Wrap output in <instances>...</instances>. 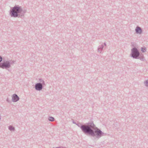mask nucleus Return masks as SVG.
<instances>
[{
  "instance_id": "nucleus-1",
  "label": "nucleus",
  "mask_w": 148,
  "mask_h": 148,
  "mask_svg": "<svg viewBox=\"0 0 148 148\" xmlns=\"http://www.w3.org/2000/svg\"><path fill=\"white\" fill-rule=\"evenodd\" d=\"M76 125L80 128L85 134L93 137H95L97 139L107 134L97 127L92 121L88 122L87 125H82L80 123H79L76 124Z\"/></svg>"
},
{
  "instance_id": "nucleus-2",
  "label": "nucleus",
  "mask_w": 148,
  "mask_h": 148,
  "mask_svg": "<svg viewBox=\"0 0 148 148\" xmlns=\"http://www.w3.org/2000/svg\"><path fill=\"white\" fill-rule=\"evenodd\" d=\"M27 10L23 9L21 6L15 5L10 10V14L11 17L22 18L26 12Z\"/></svg>"
},
{
  "instance_id": "nucleus-3",
  "label": "nucleus",
  "mask_w": 148,
  "mask_h": 148,
  "mask_svg": "<svg viewBox=\"0 0 148 148\" xmlns=\"http://www.w3.org/2000/svg\"><path fill=\"white\" fill-rule=\"evenodd\" d=\"M130 56L133 58L138 59L140 56V53L138 49L135 47L133 48L131 50Z\"/></svg>"
},
{
  "instance_id": "nucleus-4",
  "label": "nucleus",
  "mask_w": 148,
  "mask_h": 148,
  "mask_svg": "<svg viewBox=\"0 0 148 148\" xmlns=\"http://www.w3.org/2000/svg\"><path fill=\"white\" fill-rule=\"evenodd\" d=\"M10 67L11 66L8 61H3L2 63H0V68L2 69H7Z\"/></svg>"
},
{
  "instance_id": "nucleus-5",
  "label": "nucleus",
  "mask_w": 148,
  "mask_h": 148,
  "mask_svg": "<svg viewBox=\"0 0 148 148\" xmlns=\"http://www.w3.org/2000/svg\"><path fill=\"white\" fill-rule=\"evenodd\" d=\"M35 88L36 90L40 91L43 88V86L41 84L38 83L35 84Z\"/></svg>"
},
{
  "instance_id": "nucleus-6",
  "label": "nucleus",
  "mask_w": 148,
  "mask_h": 148,
  "mask_svg": "<svg viewBox=\"0 0 148 148\" xmlns=\"http://www.w3.org/2000/svg\"><path fill=\"white\" fill-rule=\"evenodd\" d=\"M19 98L16 94H14L12 96V101L13 102H16L19 100Z\"/></svg>"
},
{
  "instance_id": "nucleus-7",
  "label": "nucleus",
  "mask_w": 148,
  "mask_h": 148,
  "mask_svg": "<svg viewBox=\"0 0 148 148\" xmlns=\"http://www.w3.org/2000/svg\"><path fill=\"white\" fill-rule=\"evenodd\" d=\"M135 30L136 33L140 34H141L142 32V28L139 26L136 27Z\"/></svg>"
},
{
  "instance_id": "nucleus-8",
  "label": "nucleus",
  "mask_w": 148,
  "mask_h": 148,
  "mask_svg": "<svg viewBox=\"0 0 148 148\" xmlns=\"http://www.w3.org/2000/svg\"><path fill=\"white\" fill-rule=\"evenodd\" d=\"M103 47L104 45H101L99 46L98 47L97 49L98 52H99L100 53H101L103 50Z\"/></svg>"
},
{
  "instance_id": "nucleus-9",
  "label": "nucleus",
  "mask_w": 148,
  "mask_h": 148,
  "mask_svg": "<svg viewBox=\"0 0 148 148\" xmlns=\"http://www.w3.org/2000/svg\"><path fill=\"white\" fill-rule=\"evenodd\" d=\"M39 83H40L42 86H45V83L44 80L42 78H40L39 79Z\"/></svg>"
},
{
  "instance_id": "nucleus-10",
  "label": "nucleus",
  "mask_w": 148,
  "mask_h": 148,
  "mask_svg": "<svg viewBox=\"0 0 148 148\" xmlns=\"http://www.w3.org/2000/svg\"><path fill=\"white\" fill-rule=\"evenodd\" d=\"M138 59H139L142 61H144L145 59L143 55L142 54H140V56L138 57Z\"/></svg>"
},
{
  "instance_id": "nucleus-11",
  "label": "nucleus",
  "mask_w": 148,
  "mask_h": 148,
  "mask_svg": "<svg viewBox=\"0 0 148 148\" xmlns=\"http://www.w3.org/2000/svg\"><path fill=\"white\" fill-rule=\"evenodd\" d=\"M8 129L10 131H14L15 130V127L11 125L8 126Z\"/></svg>"
},
{
  "instance_id": "nucleus-12",
  "label": "nucleus",
  "mask_w": 148,
  "mask_h": 148,
  "mask_svg": "<svg viewBox=\"0 0 148 148\" xmlns=\"http://www.w3.org/2000/svg\"><path fill=\"white\" fill-rule=\"evenodd\" d=\"M48 120L51 121H54L55 119L54 117L52 116H49L48 118Z\"/></svg>"
},
{
  "instance_id": "nucleus-13",
  "label": "nucleus",
  "mask_w": 148,
  "mask_h": 148,
  "mask_svg": "<svg viewBox=\"0 0 148 148\" xmlns=\"http://www.w3.org/2000/svg\"><path fill=\"white\" fill-rule=\"evenodd\" d=\"M141 51L143 53L145 52L146 51V48L144 47H141Z\"/></svg>"
},
{
  "instance_id": "nucleus-14",
  "label": "nucleus",
  "mask_w": 148,
  "mask_h": 148,
  "mask_svg": "<svg viewBox=\"0 0 148 148\" xmlns=\"http://www.w3.org/2000/svg\"><path fill=\"white\" fill-rule=\"evenodd\" d=\"M144 84L145 86L147 87H148V79L144 81Z\"/></svg>"
},
{
  "instance_id": "nucleus-15",
  "label": "nucleus",
  "mask_w": 148,
  "mask_h": 148,
  "mask_svg": "<svg viewBox=\"0 0 148 148\" xmlns=\"http://www.w3.org/2000/svg\"><path fill=\"white\" fill-rule=\"evenodd\" d=\"M10 63V65L11 66V64H14L15 62V61L14 60H10L8 61Z\"/></svg>"
},
{
  "instance_id": "nucleus-16",
  "label": "nucleus",
  "mask_w": 148,
  "mask_h": 148,
  "mask_svg": "<svg viewBox=\"0 0 148 148\" xmlns=\"http://www.w3.org/2000/svg\"><path fill=\"white\" fill-rule=\"evenodd\" d=\"M3 58L2 56H0V63H1V62L2 61Z\"/></svg>"
},
{
  "instance_id": "nucleus-17",
  "label": "nucleus",
  "mask_w": 148,
  "mask_h": 148,
  "mask_svg": "<svg viewBox=\"0 0 148 148\" xmlns=\"http://www.w3.org/2000/svg\"><path fill=\"white\" fill-rule=\"evenodd\" d=\"M58 148H67L66 147H58Z\"/></svg>"
},
{
  "instance_id": "nucleus-18",
  "label": "nucleus",
  "mask_w": 148,
  "mask_h": 148,
  "mask_svg": "<svg viewBox=\"0 0 148 148\" xmlns=\"http://www.w3.org/2000/svg\"><path fill=\"white\" fill-rule=\"evenodd\" d=\"M73 122V123L75 124L76 125V124H77V123L74 121L73 120V122Z\"/></svg>"
},
{
  "instance_id": "nucleus-19",
  "label": "nucleus",
  "mask_w": 148,
  "mask_h": 148,
  "mask_svg": "<svg viewBox=\"0 0 148 148\" xmlns=\"http://www.w3.org/2000/svg\"><path fill=\"white\" fill-rule=\"evenodd\" d=\"M104 45L105 46H106V43H105V42H104Z\"/></svg>"
},
{
  "instance_id": "nucleus-20",
  "label": "nucleus",
  "mask_w": 148,
  "mask_h": 148,
  "mask_svg": "<svg viewBox=\"0 0 148 148\" xmlns=\"http://www.w3.org/2000/svg\"><path fill=\"white\" fill-rule=\"evenodd\" d=\"M6 101H8V102H9L8 101V99H7Z\"/></svg>"
},
{
  "instance_id": "nucleus-21",
  "label": "nucleus",
  "mask_w": 148,
  "mask_h": 148,
  "mask_svg": "<svg viewBox=\"0 0 148 148\" xmlns=\"http://www.w3.org/2000/svg\"><path fill=\"white\" fill-rule=\"evenodd\" d=\"M53 148H55L53 147ZM56 148H58V147H56Z\"/></svg>"
}]
</instances>
